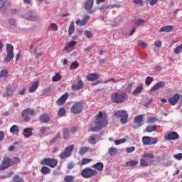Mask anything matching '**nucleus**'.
I'll return each instance as SVG.
<instances>
[{"label": "nucleus", "mask_w": 182, "mask_h": 182, "mask_svg": "<svg viewBox=\"0 0 182 182\" xmlns=\"http://www.w3.org/2000/svg\"><path fill=\"white\" fill-rule=\"evenodd\" d=\"M95 127L90 126L88 131L89 132H100L102 129L107 126V114L105 112H100L95 117V120L94 122Z\"/></svg>", "instance_id": "nucleus-1"}, {"label": "nucleus", "mask_w": 182, "mask_h": 182, "mask_svg": "<svg viewBox=\"0 0 182 182\" xmlns=\"http://www.w3.org/2000/svg\"><path fill=\"white\" fill-rule=\"evenodd\" d=\"M127 97V94L124 92H115L112 94L111 100L112 103H124Z\"/></svg>", "instance_id": "nucleus-2"}, {"label": "nucleus", "mask_w": 182, "mask_h": 182, "mask_svg": "<svg viewBox=\"0 0 182 182\" xmlns=\"http://www.w3.org/2000/svg\"><path fill=\"white\" fill-rule=\"evenodd\" d=\"M6 56L4 59V63H9L15 58L14 54V46L12 44H7L6 47Z\"/></svg>", "instance_id": "nucleus-3"}, {"label": "nucleus", "mask_w": 182, "mask_h": 182, "mask_svg": "<svg viewBox=\"0 0 182 182\" xmlns=\"http://www.w3.org/2000/svg\"><path fill=\"white\" fill-rule=\"evenodd\" d=\"M81 176L83 178H90L94 176H97V171L90 168H85L82 171Z\"/></svg>", "instance_id": "nucleus-4"}, {"label": "nucleus", "mask_w": 182, "mask_h": 182, "mask_svg": "<svg viewBox=\"0 0 182 182\" xmlns=\"http://www.w3.org/2000/svg\"><path fill=\"white\" fill-rule=\"evenodd\" d=\"M41 166H48L51 168H55V167L58 166V160L55 159L46 158L41 160Z\"/></svg>", "instance_id": "nucleus-5"}, {"label": "nucleus", "mask_w": 182, "mask_h": 182, "mask_svg": "<svg viewBox=\"0 0 182 182\" xmlns=\"http://www.w3.org/2000/svg\"><path fill=\"white\" fill-rule=\"evenodd\" d=\"M85 103L82 102H77L72 106L71 113H73L74 114H79L81 112L83 111Z\"/></svg>", "instance_id": "nucleus-6"}, {"label": "nucleus", "mask_w": 182, "mask_h": 182, "mask_svg": "<svg viewBox=\"0 0 182 182\" xmlns=\"http://www.w3.org/2000/svg\"><path fill=\"white\" fill-rule=\"evenodd\" d=\"M33 114H35V111L31 108H27L21 112V117L26 122L31 120V116H33Z\"/></svg>", "instance_id": "nucleus-7"}, {"label": "nucleus", "mask_w": 182, "mask_h": 182, "mask_svg": "<svg viewBox=\"0 0 182 182\" xmlns=\"http://www.w3.org/2000/svg\"><path fill=\"white\" fill-rule=\"evenodd\" d=\"M114 116H116V117H120L121 123H122L123 124L127 123V119H129V114H127V112H126L125 110L117 111L114 113Z\"/></svg>", "instance_id": "nucleus-8"}, {"label": "nucleus", "mask_w": 182, "mask_h": 182, "mask_svg": "<svg viewBox=\"0 0 182 182\" xmlns=\"http://www.w3.org/2000/svg\"><path fill=\"white\" fill-rule=\"evenodd\" d=\"M75 149V145H70L64 149V151L60 154V158L63 159L72 156V151Z\"/></svg>", "instance_id": "nucleus-9"}, {"label": "nucleus", "mask_w": 182, "mask_h": 182, "mask_svg": "<svg viewBox=\"0 0 182 182\" xmlns=\"http://www.w3.org/2000/svg\"><path fill=\"white\" fill-rule=\"evenodd\" d=\"M142 143L144 146H153L159 143V139H157V138H151L145 136L142 137Z\"/></svg>", "instance_id": "nucleus-10"}, {"label": "nucleus", "mask_w": 182, "mask_h": 182, "mask_svg": "<svg viewBox=\"0 0 182 182\" xmlns=\"http://www.w3.org/2000/svg\"><path fill=\"white\" fill-rule=\"evenodd\" d=\"M12 159L11 158H4L2 161L1 165H0V171H5L6 168L12 166Z\"/></svg>", "instance_id": "nucleus-11"}, {"label": "nucleus", "mask_w": 182, "mask_h": 182, "mask_svg": "<svg viewBox=\"0 0 182 182\" xmlns=\"http://www.w3.org/2000/svg\"><path fill=\"white\" fill-rule=\"evenodd\" d=\"M134 124L136 125H133L132 127L134 129H137V127H140V126H143V115H138L134 117Z\"/></svg>", "instance_id": "nucleus-12"}, {"label": "nucleus", "mask_w": 182, "mask_h": 182, "mask_svg": "<svg viewBox=\"0 0 182 182\" xmlns=\"http://www.w3.org/2000/svg\"><path fill=\"white\" fill-rule=\"evenodd\" d=\"M69 97V93L65 92L64 95H63L60 98H58L56 101L57 105L58 106H62V105H64V103H66V100H68V98Z\"/></svg>", "instance_id": "nucleus-13"}, {"label": "nucleus", "mask_w": 182, "mask_h": 182, "mask_svg": "<svg viewBox=\"0 0 182 182\" xmlns=\"http://www.w3.org/2000/svg\"><path fill=\"white\" fill-rule=\"evenodd\" d=\"M89 19H90V16L89 15H85L82 20H76L75 23L76 25H78V26H85V25L87 23V21H89Z\"/></svg>", "instance_id": "nucleus-14"}, {"label": "nucleus", "mask_w": 182, "mask_h": 182, "mask_svg": "<svg viewBox=\"0 0 182 182\" xmlns=\"http://www.w3.org/2000/svg\"><path fill=\"white\" fill-rule=\"evenodd\" d=\"M178 139H180V136L176 132H171L165 136L166 140H178Z\"/></svg>", "instance_id": "nucleus-15"}, {"label": "nucleus", "mask_w": 182, "mask_h": 182, "mask_svg": "<svg viewBox=\"0 0 182 182\" xmlns=\"http://www.w3.org/2000/svg\"><path fill=\"white\" fill-rule=\"evenodd\" d=\"M83 86H85L83 81H82V80H79L77 84L73 85L71 86V89L73 91L80 90V89L83 88Z\"/></svg>", "instance_id": "nucleus-16"}, {"label": "nucleus", "mask_w": 182, "mask_h": 182, "mask_svg": "<svg viewBox=\"0 0 182 182\" xmlns=\"http://www.w3.org/2000/svg\"><path fill=\"white\" fill-rule=\"evenodd\" d=\"M180 100V95L178 94H175L173 97H170L168 100V102L172 105V106H174L177 105V102Z\"/></svg>", "instance_id": "nucleus-17"}, {"label": "nucleus", "mask_w": 182, "mask_h": 182, "mask_svg": "<svg viewBox=\"0 0 182 182\" xmlns=\"http://www.w3.org/2000/svg\"><path fill=\"white\" fill-rule=\"evenodd\" d=\"M93 1L94 0H87L85 4V9L88 11L89 14H92V9L93 8Z\"/></svg>", "instance_id": "nucleus-18"}, {"label": "nucleus", "mask_w": 182, "mask_h": 182, "mask_svg": "<svg viewBox=\"0 0 182 182\" xmlns=\"http://www.w3.org/2000/svg\"><path fill=\"white\" fill-rule=\"evenodd\" d=\"M9 6H11V4H9V1L0 0V9H2L3 11H6V9H8Z\"/></svg>", "instance_id": "nucleus-19"}, {"label": "nucleus", "mask_w": 182, "mask_h": 182, "mask_svg": "<svg viewBox=\"0 0 182 182\" xmlns=\"http://www.w3.org/2000/svg\"><path fill=\"white\" fill-rule=\"evenodd\" d=\"M165 84L164 82L163 81H160L158 82L156 84H155L151 88V92H154L156 90H159V89H160V87H164Z\"/></svg>", "instance_id": "nucleus-20"}, {"label": "nucleus", "mask_w": 182, "mask_h": 182, "mask_svg": "<svg viewBox=\"0 0 182 182\" xmlns=\"http://www.w3.org/2000/svg\"><path fill=\"white\" fill-rule=\"evenodd\" d=\"M174 29V27L173 26H166L164 27H161L159 32L161 33V32H173V30Z\"/></svg>", "instance_id": "nucleus-21"}, {"label": "nucleus", "mask_w": 182, "mask_h": 182, "mask_svg": "<svg viewBox=\"0 0 182 182\" xmlns=\"http://www.w3.org/2000/svg\"><path fill=\"white\" fill-rule=\"evenodd\" d=\"M38 87H39V81H35L28 89L29 93H33Z\"/></svg>", "instance_id": "nucleus-22"}, {"label": "nucleus", "mask_w": 182, "mask_h": 182, "mask_svg": "<svg viewBox=\"0 0 182 182\" xmlns=\"http://www.w3.org/2000/svg\"><path fill=\"white\" fill-rule=\"evenodd\" d=\"M32 128H26L23 130V136L25 139H29L31 136H32L33 132H32Z\"/></svg>", "instance_id": "nucleus-23"}, {"label": "nucleus", "mask_w": 182, "mask_h": 182, "mask_svg": "<svg viewBox=\"0 0 182 182\" xmlns=\"http://www.w3.org/2000/svg\"><path fill=\"white\" fill-rule=\"evenodd\" d=\"M50 120V118L49 117V115L46 114H43L40 117V122H41V123H48Z\"/></svg>", "instance_id": "nucleus-24"}, {"label": "nucleus", "mask_w": 182, "mask_h": 182, "mask_svg": "<svg viewBox=\"0 0 182 182\" xmlns=\"http://www.w3.org/2000/svg\"><path fill=\"white\" fill-rule=\"evenodd\" d=\"M97 77H98L97 74H96V73H91V74H89L87 76V80L89 82H95V80H97Z\"/></svg>", "instance_id": "nucleus-25"}, {"label": "nucleus", "mask_w": 182, "mask_h": 182, "mask_svg": "<svg viewBox=\"0 0 182 182\" xmlns=\"http://www.w3.org/2000/svg\"><path fill=\"white\" fill-rule=\"evenodd\" d=\"M100 139V136L97 134H93L90 137V144H96V140H99Z\"/></svg>", "instance_id": "nucleus-26"}, {"label": "nucleus", "mask_w": 182, "mask_h": 182, "mask_svg": "<svg viewBox=\"0 0 182 182\" xmlns=\"http://www.w3.org/2000/svg\"><path fill=\"white\" fill-rule=\"evenodd\" d=\"M120 5H109V6H102L100 7V11H106V9H113V8H120Z\"/></svg>", "instance_id": "nucleus-27"}, {"label": "nucleus", "mask_w": 182, "mask_h": 182, "mask_svg": "<svg viewBox=\"0 0 182 182\" xmlns=\"http://www.w3.org/2000/svg\"><path fill=\"white\" fill-rule=\"evenodd\" d=\"M10 133H11L12 134L18 135L19 134V127L16 125H13L10 128Z\"/></svg>", "instance_id": "nucleus-28"}, {"label": "nucleus", "mask_w": 182, "mask_h": 182, "mask_svg": "<svg viewBox=\"0 0 182 182\" xmlns=\"http://www.w3.org/2000/svg\"><path fill=\"white\" fill-rule=\"evenodd\" d=\"M103 163L102 162H97L96 164L92 166L93 168H95L96 170H97L98 171H102V170H103Z\"/></svg>", "instance_id": "nucleus-29"}, {"label": "nucleus", "mask_w": 182, "mask_h": 182, "mask_svg": "<svg viewBox=\"0 0 182 182\" xmlns=\"http://www.w3.org/2000/svg\"><path fill=\"white\" fill-rule=\"evenodd\" d=\"M141 90H143V85H140L133 91L132 95H134V96H137V95L141 93Z\"/></svg>", "instance_id": "nucleus-30"}, {"label": "nucleus", "mask_w": 182, "mask_h": 182, "mask_svg": "<svg viewBox=\"0 0 182 182\" xmlns=\"http://www.w3.org/2000/svg\"><path fill=\"white\" fill-rule=\"evenodd\" d=\"M139 164V161L131 160L126 163L127 167H136Z\"/></svg>", "instance_id": "nucleus-31"}, {"label": "nucleus", "mask_w": 182, "mask_h": 182, "mask_svg": "<svg viewBox=\"0 0 182 182\" xmlns=\"http://www.w3.org/2000/svg\"><path fill=\"white\" fill-rule=\"evenodd\" d=\"M77 43V42L72 41H70L64 48V50H68V49H70V48H73V46H75L76 44Z\"/></svg>", "instance_id": "nucleus-32"}, {"label": "nucleus", "mask_w": 182, "mask_h": 182, "mask_svg": "<svg viewBox=\"0 0 182 182\" xmlns=\"http://www.w3.org/2000/svg\"><path fill=\"white\" fill-rule=\"evenodd\" d=\"M90 161H92V159L84 158L79 162V164L80 166H85V164H87L88 163H90Z\"/></svg>", "instance_id": "nucleus-33"}, {"label": "nucleus", "mask_w": 182, "mask_h": 182, "mask_svg": "<svg viewBox=\"0 0 182 182\" xmlns=\"http://www.w3.org/2000/svg\"><path fill=\"white\" fill-rule=\"evenodd\" d=\"M87 151H89V147L83 146V147L80 148V149L79 151V154L80 156H83L84 154H86V153H87Z\"/></svg>", "instance_id": "nucleus-34"}, {"label": "nucleus", "mask_w": 182, "mask_h": 182, "mask_svg": "<svg viewBox=\"0 0 182 182\" xmlns=\"http://www.w3.org/2000/svg\"><path fill=\"white\" fill-rule=\"evenodd\" d=\"M140 164L142 167H147L149 166V159L146 158H143L140 160Z\"/></svg>", "instance_id": "nucleus-35"}, {"label": "nucleus", "mask_w": 182, "mask_h": 182, "mask_svg": "<svg viewBox=\"0 0 182 182\" xmlns=\"http://www.w3.org/2000/svg\"><path fill=\"white\" fill-rule=\"evenodd\" d=\"M41 172L44 175L49 174V173H50V169L48 166H42Z\"/></svg>", "instance_id": "nucleus-36"}, {"label": "nucleus", "mask_w": 182, "mask_h": 182, "mask_svg": "<svg viewBox=\"0 0 182 182\" xmlns=\"http://www.w3.org/2000/svg\"><path fill=\"white\" fill-rule=\"evenodd\" d=\"M75 32V23L73 22H71L69 28H68V33L70 36H72V34Z\"/></svg>", "instance_id": "nucleus-37"}, {"label": "nucleus", "mask_w": 182, "mask_h": 182, "mask_svg": "<svg viewBox=\"0 0 182 182\" xmlns=\"http://www.w3.org/2000/svg\"><path fill=\"white\" fill-rule=\"evenodd\" d=\"M143 159H146V160L151 159L153 160L154 159V155L153 154H147L145 153L142 155Z\"/></svg>", "instance_id": "nucleus-38"}, {"label": "nucleus", "mask_w": 182, "mask_h": 182, "mask_svg": "<svg viewBox=\"0 0 182 182\" xmlns=\"http://www.w3.org/2000/svg\"><path fill=\"white\" fill-rule=\"evenodd\" d=\"M156 125H149L146 128V130L147 132V133H151V132H154L156 129Z\"/></svg>", "instance_id": "nucleus-39"}, {"label": "nucleus", "mask_w": 182, "mask_h": 182, "mask_svg": "<svg viewBox=\"0 0 182 182\" xmlns=\"http://www.w3.org/2000/svg\"><path fill=\"white\" fill-rule=\"evenodd\" d=\"M64 181H65V182H74L75 181V176H66L64 178Z\"/></svg>", "instance_id": "nucleus-40"}, {"label": "nucleus", "mask_w": 182, "mask_h": 182, "mask_svg": "<svg viewBox=\"0 0 182 182\" xmlns=\"http://www.w3.org/2000/svg\"><path fill=\"white\" fill-rule=\"evenodd\" d=\"M78 67H79V63H77V61H74L70 65V70H73L75 69H77Z\"/></svg>", "instance_id": "nucleus-41"}, {"label": "nucleus", "mask_w": 182, "mask_h": 182, "mask_svg": "<svg viewBox=\"0 0 182 182\" xmlns=\"http://www.w3.org/2000/svg\"><path fill=\"white\" fill-rule=\"evenodd\" d=\"M65 114H66V109H65L64 107L60 108V109L58 110L59 117H63V116H65Z\"/></svg>", "instance_id": "nucleus-42"}, {"label": "nucleus", "mask_w": 182, "mask_h": 182, "mask_svg": "<svg viewBox=\"0 0 182 182\" xmlns=\"http://www.w3.org/2000/svg\"><path fill=\"white\" fill-rule=\"evenodd\" d=\"M14 182H24L23 178H21L19 175H15L13 178Z\"/></svg>", "instance_id": "nucleus-43"}, {"label": "nucleus", "mask_w": 182, "mask_h": 182, "mask_svg": "<svg viewBox=\"0 0 182 182\" xmlns=\"http://www.w3.org/2000/svg\"><path fill=\"white\" fill-rule=\"evenodd\" d=\"M62 79V77L59 73H57L55 75V76L53 77L52 80L53 82H59Z\"/></svg>", "instance_id": "nucleus-44"}, {"label": "nucleus", "mask_w": 182, "mask_h": 182, "mask_svg": "<svg viewBox=\"0 0 182 182\" xmlns=\"http://www.w3.org/2000/svg\"><path fill=\"white\" fill-rule=\"evenodd\" d=\"M21 162V159L15 156L13 158V159L11 160V164L12 166H15V164H18V163Z\"/></svg>", "instance_id": "nucleus-45"}, {"label": "nucleus", "mask_w": 182, "mask_h": 182, "mask_svg": "<svg viewBox=\"0 0 182 182\" xmlns=\"http://www.w3.org/2000/svg\"><path fill=\"white\" fill-rule=\"evenodd\" d=\"M156 122H159V119L155 117H149L146 123H156Z\"/></svg>", "instance_id": "nucleus-46"}, {"label": "nucleus", "mask_w": 182, "mask_h": 182, "mask_svg": "<svg viewBox=\"0 0 182 182\" xmlns=\"http://www.w3.org/2000/svg\"><path fill=\"white\" fill-rule=\"evenodd\" d=\"M0 77H8V70H2L0 72Z\"/></svg>", "instance_id": "nucleus-47"}, {"label": "nucleus", "mask_w": 182, "mask_h": 182, "mask_svg": "<svg viewBox=\"0 0 182 182\" xmlns=\"http://www.w3.org/2000/svg\"><path fill=\"white\" fill-rule=\"evenodd\" d=\"M137 45H139V46H141V48H143V49H146L147 48V43H144L141 41H138Z\"/></svg>", "instance_id": "nucleus-48"}, {"label": "nucleus", "mask_w": 182, "mask_h": 182, "mask_svg": "<svg viewBox=\"0 0 182 182\" xmlns=\"http://www.w3.org/2000/svg\"><path fill=\"white\" fill-rule=\"evenodd\" d=\"M34 53L36 54V58L38 59V58H41V56H42V55H43V51L38 52V49H35Z\"/></svg>", "instance_id": "nucleus-49"}, {"label": "nucleus", "mask_w": 182, "mask_h": 182, "mask_svg": "<svg viewBox=\"0 0 182 182\" xmlns=\"http://www.w3.org/2000/svg\"><path fill=\"white\" fill-rule=\"evenodd\" d=\"M144 23H146V21L143 19H139L136 21L135 25H136V26H141V25H144Z\"/></svg>", "instance_id": "nucleus-50"}, {"label": "nucleus", "mask_w": 182, "mask_h": 182, "mask_svg": "<svg viewBox=\"0 0 182 182\" xmlns=\"http://www.w3.org/2000/svg\"><path fill=\"white\" fill-rule=\"evenodd\" d=\"M116 153H117V149L111 148L109 149V154H110V156H114V154H116Z\"/></svg>", "instance_id": "nucleus-51"}, {"label": "nucleus", "mask_w": 182, "mask_h": 182, "mask_svg": "<svg viewBox=\"0 0 182 182\" xmlns=\"http://www.w3.org/2000/svg\"><path fill=\"white\" fill-rule=\"evenodd\" d=\"M181 50H182V44L175 48L174 53L176 55H178L180 52H181Z\"/></svg>", "instance_id": "nucleus-52"}, {"label": "nucleus", "mask_w": 182, "mask_h": 182, "mask_svg": "<svg viewBox=\"0 0 182 182\" xmlns=\"http://www.w3.org/2000/svg\"><path fill=\"white\" fill-rule=\"evenodd\" d=\"M151 82H153V77H147L146 80H145V84L147 86H149V85H151Z\"/></svg>", "instance_id": "nucleus-53"}, {"label": "nucleus", "mask_w": 182, "mask_h": 182, "mask_svg": "<svg viewBox=\"0 0 182 182\" xmlns=\"http://www.w3.org/2000/svg\"><path fill=\"white\" fill-rule=\"evenodd\" d=\"M84 35H85V36H86V38H90L93 36L92 31H84Z\"/></svg>", "instance_id": "nucleus-54"}, {"label": "nucleus", "mask_w": 182, "mask_h": 182, "mask_svg": "<svg viewBox=\"0 0 182 182\" xmlns=\"http://www.w3.org/2000/svg\"><path fill=\"white\" fill-rule=\"evenodd\" d=\"M122 143H126V139L123 138V139H121L119 140H116L115 141V144L117 146H119V144H122Z\"/></svg>", "instance_id": "nucleus-55"}, {"label": "nucleus", "mask_w": 182, "mask_h": 182, "mask_svg": "<svg viewBox=\"0 0 182 182\" xmlns=\"http://www.w3.org/2000/svg\"><path fill=\"white\" fill-rule=\"evenodd\" d=\"M134 150H136V147H134V146H130V147H127L126 149L127 153H133V151H134Z\"/></svg>", "instance_id": "nucleus-56"}, {"label": "nucleus", "mask_w": 182, "mask_h": 182, "mask_svg": "<svg viewBox=\"0 0 182 182\" xmlns=\"http://www.w3.org/2000/svg\"><path fill=\"white\" fill-rule=\"evenodd\" d=\"M9 25H11V26L15 27L16 26V21H15V20L14 19H9L8 21Z\"/></svg>", "instance_id": "nucleus-57"}, {"label": "nucleus", "mask_w": 182, "mask_h": 182, "mask_svg": "<svg viewBox=\"0 0 182 182\" xmlns=\"http://www.w3.org/2000/svg\"><path fill=\"white\" fill-rule=\"evenodd\" d=\"M40 132L41 134H45V133H48V128L45 127H41L40 129Z\"/></svg>", "instance_id": "nucleus-58"}, {"label": "nucleus", "mask_w": 182, "mask_h": 182, "mask_svg": "<svg viewBox=\"0 0 182 182\" xmlns=\"http://www.w3.org/2000/svg\"><path fill=\"white\" fill-rule=\"evenodd\" d=\"M50 28L54 32H56V31H58V26L55 23L50 24Z\"/></svg>", "instance_id": "nucleus-59"}, {"label": "nucleus", "mask_w": 182, "mask_h": 182, "mask_svg": "<svg viewBox=\"0 0 182 182\" xmlns=\"http://www.w3.org/2000/svg\"><path fill=\"white\" fill-rule=\"evenodd\" d=\"M68 137H69V130L64 129V131H63V138L64 139H68Z\"/></svg>", "instance_id": "nucleus-60"}, {"label": "nucleus", "mask_w": 182, "mask_h": 182, "mask_svg": "<svg viewBox=\"0 0 182 182\" xmlns=\"http://www.w3.org/2000/svg\"><path fill=\"white\" fill-rule=\"evenodd\" d=\"M6 97L9 96H12V90L11 89H7L6 92H5Z\"/></svg>", "instance_id": "nucleus-61"}, {"label": "nucleus", "mask_w": 182, "mask_h": 182, "mask_svg": "<svg viewBox=\"0 0 182 182\" xmlns=\"http://www.w3.org/2000/svg\"><path fill=\"white\" fill-rule=\"evenodd\" d=\"M174 159H176V160H181L182 159V154L179 153L178 154H174L173 155Z\"/></svg>", "instance_id": "nucleus-62"}, {"label": "nucleus", "mask_w": 182, "mask_h": 182, "mask_svg": "<svg viewBox=\"0 0 182 182\" xmlns=\"http://www.w3.org/2000/svg\"><path fill=\"white\" fill-rule=\"evenodd\" d=\"M154 46H155V48H161V41H155Z\"/></svg>", "instance_id": "nucleus-63"}, {"label": "nucleus", "mask_w": 182, "mask_h": 182, "mask_svg": "<svg viewBox=\"0 0 182 182\" xmlns=\"http://www.w3.org/2000/svg\"><path fill=\"white\" fill-rule=\"evenodd\" d=\"M28 21H38V16H30L28 18H27Z\"/></svg>", "instance_id": "nucleus-64"}]
</instances>
